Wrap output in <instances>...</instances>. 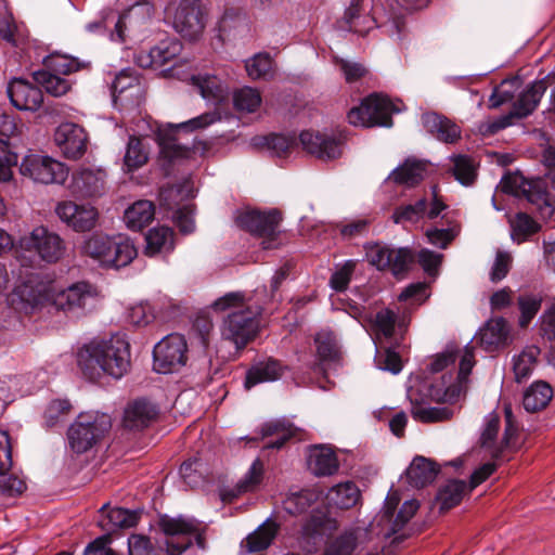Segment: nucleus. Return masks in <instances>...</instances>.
<instances>
[{
    "label": "nucleus",
    "mask_w": 555,
    "mask_h": 555,
    "mask_svg": "<svg viewBox=\"0 0 555 555\" xmlns=\"http://www.w3.org/2000/svg\"><path fill=\"white\" fill-rule=\"evenodd\" d=\"M87 141L85 129L74 122H63L54 132V142L67 158H80L87 151Z\"/></svg>",
    "instance_id": "nucleus-21"
},
{
    "label": "nucleus",
    "mask_w": 555,
    "mask_h": 555,
    "mask_svg": "<svg viewBox=\"0 0 555 555\" xmlns=\"http://www.w3.org/2000/svg\"><path fill=\"white\" fill-rule=\"evenodd\" d=\"M20 172L42 184H62L68 177V168L63 163L42 154L26 155L21 163Z\"/></svg>",
    "instance_id": "nucleus-14"
},
{
    "label": "nucleus",
    "mask_w": 555,
    "mask_h": 555,
    "mask_svg": "<svg viewBox=\"0 0 555 555\" xmlns=\"http://www.w3.org/2000/svg\"><path fill=\"white\" fill-rule=\"evenodd\" d=\"M400 108L387 96L371 94L361 104L348 113V120L353 126L362 127H391V115Z\"/></svg>",
    "instance_id": "nucleus-11"
},
{
    "label": "nucleus",
    "mask_w": 555,
    "mask_h": 555,
    "mask_svg": "<svg viewBox=\"0 0 555 555\" xmlns=\"http://www.w3.org/2000/svg\"><path fill=\"white\" fill-rule=\"evenodd\" d=\"M539 229L540 225L530 216L519 212L512 221V238L517 244H521L537 233Z\"/></svg>",
    "instance_id": "nucleus-52"
},
{
    "label": "nucleus",
    "mask_w": 555,
    "mask_h": 555,
    "mask_svg": "<svg viewBox=\"0 0 555 555\" xmlns=\"http://www.w3.org/2000/svg\"><path fill=\"white\" fill-rule=\"evenodd\" d=\"M7 92L11 103L21 111H37L43 101L41 90L22 78H13Z\"/></svg>",
    "instance_id": "nucleus-23"
},
{
    "label": "nucleus",
    "mask_w": 555,
    "mask_h": 555,
    "mask_svg": "<svg viewBox=\"0 0 555 555\" xmlns=\"http://www.w3.org/2000/svg\"><path fill=\"white\" fill-rule=\"evenodd\" d=\"M542 298L534 294H522L518 297L520 310L519 325L526 327L541 308Z\"/></svg>",
    "instance_id": "nucleus-54"
},
{
    "label": "nucleus",
    "mask_w": 555,
    "mask_h": 555,
    "mask_svg": "<svg viewBox=\"0 0 555 555\" xmlns=\"http://www.w3.org/2000/svg\"><path fill=\"white\" fill-rule=\"evenodd\" d=\"M234 221L240 229L260 238L262 249H275L283 244L280 230L282 215L278 209L264 211L257 209L237 210Z\"/></svg>",
    "instance_id": "nucleus-7"
},
{
    "label": "nucleus",
    "mask_w": 555,
    "mask_h": 555,
    "mask_svg": "<svg viewBox=\"0 0 555 555\" xmlns=\"http://www.w3.org/2000/svg\"><path fill=\"white\" fill-rule=\"evenodd\" d=\"M81 254L100 266L112 269L130 264L138 255L137 248L129 237L121 234L109 236L100 232L85 238Z\"/></svg>",
    "instance_id": "nucleus-5"
},
{
    "label": "nucleus",
    "mask_w": 555,
    "mask_h": 555,
    "mask_svg": "<svg viewBox=\"0 0 555 555\" xmlns=\"http://www.w3.org/2000/svg\"><path fill=\"white\" fill-rule=\"evenodd\" d=\"M354 268H356V261H353V260L346 261L339 269H337L333 273L331 281H330L331 286L337 292L345 291L350 283Z\"/></svg>",
    "instance_id": "nucleus-61"
},
{
    "label": "nucleus",
    "mask_w": 555,
    "mask_h": 555,
    "mask_svg": "<svg viewBox=\"0 0 555 555\" xmlns=\"http://www.w3.org/2000/svg\"><path fill=\"white\" fill-rule=\"evenodd\" d=\"M218 38L221 41L234 39L248 31V20L246 14L234 8L225 9L217 23Z\"/></svg>",
    "instance_id": "nucleus-31"
},
{
    "label": "nucleus",
    "mask_w": 555,
    "mask_h": 555,
    "mask_svg": "<svg viewBox=\"0 0 555 555\" xmlns=\"http://www.w3.org/2000/svg\"><path fill=\"white\" fill-rule=\"evenodd\" d=\"M192 85L195 86L201 95L216 103H220L228 98L229 88L220 78L210 75L191 76Z\"/></svg>",
    "instance_id": "nucleus-38"
},
{
    "label": "nucleus",
    "mask_w": 555,
    "mask_h": 555,
    "mask_svg": "<svg viewBox=\"0 0 555 555\" xmlns=\"http://www.w3.org/2000/svg\"><path fill=\"white\" fill-rule=\"evenodd\" d=\"M112 421L105 413H81L67 430L68 443L78 454L96 444L111 429Z\"/></svg>",
    "instance_id": "nucleus-9"
},
{
    "label": "nucleus",
    "mask_w": 555,
    "mask_h": 555,
    "mask_svg": "<svg viewBox=\"0 0 555 555\" xmlns=\"http://www.w3.org/2000/svg\"><path fill=\"white\" fill-rule=\"evenodd\" d=\"M512 261L513 258L509 253L499 250L490 272V280L492 282H499L503 280L509 272Z\"/></svg>",
    "instance_id": "nucleus-63"
},
{
    "label": "nucleus",
    "mask_w": 555,
    "mask_h": 555,
    "mask_svg": "<svg viewBox=\"0 0 555 555\" xmlns=\"http://www.w3.org/2000/svg\"><path fill=\"white\" fill-rule=\"evenodd\" d=\"M315 363L313 369L325 373L330 367L336 366L340 359V352L333 333L321 331L315 335Z\"/></svg>",
    "instance_id": "nucleus-28"
},
{
    "label": "nucleus",
    "mask_w": 555,
    "mask_h": 555,
    "mask_svg": "<svg viewBox=\"0 0 555 555\" xmlns=\"http://www.w3.org/2000/svg\"><path fill=\"white\" fill-rule=\"evenodd\" d=\"M307 464L309 470L317 477L333 476L339 468L335 451L325 444L309 448Z\"/></svg>",
    "instance_id": "nucleus-27"
},
{
    "label": "nucleus",
    "mask_w": 555,
    "mask_h": 555,
    "mask_svg": "<svg viewBox=\"0 0 555 555\" xmlns=\"http://www.w3.org/2000/svg\"><path fill=\"white\" fill-rule=\"evenodd\" d=\"M96 296L95 288L85 282L60 289L49 276L31 275L15 288L12 304L25 313L47 305L65 312H79L91 308Z\"/></svg>",
    "instance_id": "nucleus-2"
},
{
    "label": "nucleus",
    "mask_w": 555,
    "mask_h": 555,
    "mask_svg": "<svg viewBox=\"0 0 555 555\" xmlns=\"http://www.w3.org/2000/svg\"><path fill=\"white\" fill-rule=\"evenodd\" d=\"M522 81L519 77H512L504 79L499 86H496L489 99V106L496 108L500 105L509 102L514 99L515 94L519 91Z\"/></svg>",
    "instance_id": "nucleus-48"
},
{
    "label": "nucleus",
    "mask_w": 555,
    "mask_h": 555,
    "mask_svg": "<svg viewBox=\"0 0 555 555\" xmlns=\"http://www.w3.org/2000/svg\"><path fill=\"white\" fill-rule=\"evenodd\" d=\"M167 15L176 31L190 40L199 38L207 24V14L198 0H181L173 9H167Z\"/></svg>",
    "instance_id": "nucleus-13"
},
{
    "label": "nucleus",
    "mask_w": 555,
    "mask_h": 555,
    "mask_svg": "<svg viewBox=\"0 0 555 555\" xmlns=\"http://www.w3.org/2000/svg\"><path fill=\"white\" fill-rule=\"evenodd\" d=\"M339 527L336 518L325 509H314L301 526L299 543L308 553H315L325 537L332 535Z\"/></svg>",
    "instance_id": "nucleus-16"
},
{
    "label": "nucleus",
    "mask_w": 555,
    "mask_h": 555,
    "mask_svg": "<svg viewBox=\"0 0 555 555\" xmlns=\"http://www.w3.org/2000/svg\"><path fill=\"white\" fill-rule=\"evenodd\" d=\"M220 120L217 113H205L188 121L179 125H169L166 129H159L156 137L159 145V156L168 163H175L180 159L188 158L191 150L178 143L173 132L177 129H185L189 131L204 129L209 125Z\"/></svg>",
    "instance_id": "nucleus-10"
},
{
    "label": "nucleus",
    "mask_w": 555,
    "mask_h": 555,
    "mask_svg": "<svg viewBox=\"0 0 555 555\" xmlns=\"http://www.w3.org/2000/svg\"><path fill=\"white\" fill-rule=\"evenodd\" d=\"M533 188V184L531 182H528L524 180L521 177H507L504 179L502 189L506 193L515 194L517 195L519 192H522L526 194L527 198L530 202H534V195L531 193V189Z\"/></svg>",
    "instance_id": "nucleus-62"
},
{
    "label": "nucleus",
    "mask_w": 555,
    "mask_h": 555,
    "mask_svg": "<svg viewBox=\"0 0 555 555\" xmlns=\"http://www.w3.org/2000/svg\"><path fill=\"white\" fill-rule=\"evenodd\" d=\"M17 164V155L10 151L8 143L0 140V182H9L13 178V167Z\"/></svg>",
    "instance_id": "nucleus-58"
},
{
    "label": "nucleus",
    "mask_w": 555,
    "mask_h": 555,
    "mask_svg": "<svg viewBox=\"0 0 555 555\" xmlns=\"http://www.w3.org/2000/svg\"><path fill=\"white\" fill-rule=\"evenodd\" d=\"M438 472L439 469L430 460L416 456L408 467L405 475L410 486L420 489L431 483Z\"/></svg>",
    "instance_id": "nucleus-36"
},
{
    "label": "nucleus",
    "mask_w": 555,
    "mask_h": 555,
    "mask_svg": "<svg viewBox=\"0 0 555 555\" xmlns=\"http://www.w3.org/2000/svg\"><path fill=\"white\" fill-rule=\"evenodd\" d=\"M107 519L112 525L109 529L131 528L138 524L139 513L121 507H114L108 511Z\"/></svg>",
    "instance_id": "nucleus-56"
},
{
    "label": "nucleus",
    "mask_w": 555,
    "mask_h": 555,
    "mask_svg": "<svg viewBox=\"0 0 555 555\" xmlns=\"http://www.w3.org/2000/svg\"><path fill=\"white\" fill-rule=\"evenodd\" d=\"M360 496V490L357 485L352 481H347L331 488L327 492L326 500L330 505L348 509L359 502Z\"/></svg>",
    "instance_id": "nucleus-39"
},
{
    "label": "nucleus",
    "mask_w": 555,
    "mask_h": 555,
    "mask_svg": "<svg viewBox=\"0 0 555 555\" xmlns=\"http://www.w3.org/2000/svg\"><path fill=\"white\" fill-rule=\"evenodd\" d=\"M279 528V524L268 519L246 537L242 546L246 548L247 553L264 551L275 539Z\"/></svg>",
    "instance_id": "nucleus-37"
},
{
    "label": "nucleus",
    "mask_w": 555,
    "mask_h": 555,
    "mask_svg": "<svg viewBox=\"0 0 555 555\" xmlns=\"http://www.w3.org/2000/svg\"><path fill=\"white\" fill-rule=\"evenodd\" d=\"M77 362L90 380L103 376L118 379L130 369V345L119 334L109 338H95L79 349Z\"/></svg>",
    "instance_id": "nucleus-4"
},
{
    "label": "nucleus",
    "mask_w": 555,
    "mask_h": 555,
    "mask_svg": "<svg viewBox=\"0 0 555 555\" xmlns=\"http://www.w3.org/2000/svg\"><path fill=\"white\" fill-rule=\"evenodd\" d=\"M315 501V494L309 490L289 494L283 501V508L289 515L304 513Z\"/></svg>",
    "instance_id": "nucleus-55"
},
{
    "label": "nucleus",
    "mask_w": 555,
    "mask_h": 555,
    "mask_svg": "<svg viewBox=\"0 0 555 555\" xmlns=\"http://www.w3.org/2000/svg\"><path fill=\"white\" fill-rule=\"evenodd\" d=\"M149 159V151L144 146L141 139L130 137L126 153L124 156V164L129 171L135 170L146 164Z\"/></svg>",
    "instance_id": "nucleus-49"
},
{
    "label": "nucleus",
    "mask_w": 555,
    "mask_h": 555,
    "mask_svg": "<svg viewBox=\"0 0 555 555\" xmlns=\"http://www.w3.org/2000/svg\"><path fill=\"white\" fill-rule=\"evenodd\" d=\"M444 209L447 205L437 196L435 186L430 202L423 197L414 204L400 205L393 210L391 219L397 224L416 223L424 218L436 219Z\"/></svg>",
    "instance_id": "nucleus-19"
},
{
    "label": "nucleus",
    "mask_w": 555,
    "mask_h": 555,
    "mask_svg": "<svg viewBox=\"0 0 555 555\" xmlns=\"http://www.w3.org/2000/svg\"><path fill=\"white\" fill-rule=\"evenodd\" d=\"M145 255L169 253L173 249V231L168 227H157L150 230L145 236Z\"/></svg>",
    "instance_id": "nucleus-42"
},
{
    "label": "nucleus",
    "mask_w": 555,
    "mask_h": 555,
    "mask_svg": "<svg viewBox=\"0 0 555 555\" xmlns=\"http://www.w3.org/2000/svg\"><path fill=\"white\" fill-rule=\"evenodd\" d=\"M129 555H156L149 538L140 534H132L128 539Z\"/></svg>",
    "instance_id": "nucleus-64"
},
{
    "label": "nucleus",
    "mask_w": 555,
    "mask_h": 555,
    "mask_svg": "<svg viewBox=\"0 0 555 555\" xmlns=\"http://www.w3.org/2000/svg\"><path fill=\"white\" fill-rule=\"evenodd\" d=\"M427 166V162L408 158L402 165L391 171L388 180L406 188L415 186L424 180Z\"/></svg>",
    "instance_id": "nucleus-32"
},
{
    "label": "nucleus",
    "mask_w": 555,
    "mask_h": 555,
    "mask_svg": "<svg viewBox=\"0 0 555 555\" xmlns=\"http://www.w3.org/2000/svg\"><path fill=\"white\" fill-rule=\"evenodd\" d=\"M155 216L154 204L150 201H138L125 211V222L131 230H141Z\"/></svg>",
    "instance_id": "nucleus-44"
},
{
    "label": "nucleus",
    "mask_w": 555,
    "mask_h": 555,
    "mask_svg": "<svg viewBox=\"0 0 555 555\" xmlns=\"http://www.w3.org/2000/svg\"><path fill=\"white\" fill-rule=\"evenodd\" d=\"M60 220L75 232H88L99 221V210L90 204H77L73 201L61 202L55 207Z\"/></svg>",
    "instance_id": "nucleus-18"
},
{
    "label": "nucleus",
    "mask_w": 555,
    "mask_h": 555,
    "mask_svg": "<svg viewBox=\"0 0 555 555\" xmlns=\"http://www.w3.org/2000/svg\"><path fill=\"white\" fill-rule=\"evenodd\" d=\"M540 353L541 350L539 347L530 345L513 357L512 369L516 383L521 384L532 375L538 364Z\"/></svg>",
    "instance_id": "nucleus-34"
},
{
    "label": "nucleus",
    "mask_w": 555,
    "mask_h": 555,
    "mask_svg": "<svg viewBox=\"0 0 555 555\" xmlns=\"http://www.w3.org/2000/svg\"><path fill=\"white\" fill-rule=\"evenodd\" d=\"M181 50L182 44L178 39H166L150 50L139 51L134 60L142 68L162 67L177 57Z\"/></svg>",
    "instance_id": "nucleus-22"
},
{
    "label": "nucleus",
    "mask_w": 555,
    "mask_h": 555,
    "mask_svg": "<svg viewBox=\"0 0 555 555\" xmlns=\"http://www.w3.org/2000/svg\"><path fill=\"white\" fill-rule=\"evenodd\" d=\"M106 173L101 169L81 168L74 172L72 193L81 197L100 196L104 192Z\"/></svg>",
    "instance_id": "nucleus-25"
},
{
    "label": "nucleus",
    "mask_w": 555,
    "mask_h": 555,
    "mask_svg": "<svg viewBox=\"0 0 555 555\" xmlns=\"http://www.w3.org/2000/svg\"><path fill=\"white\" fill-rule=\"evenodd\" d=\"M264 473L263 463L256 459L246 474L237 481V483L227 492L225 495L231 499L237 498L248 492L256 491L262 482Z\"/></svg>",
    "instance_id": "nucleus-40"
},
{
    "label": "nucleus",
    "mask_w": 555,
    "mask_h": 555,
    "mask_svg": "<svg viewBox=\"0 0 555 555\" xmlns=\"http://www.w3.org/2000/svg\"><path fill=\"white\" fill-rule=\"evenodd\" d=\"M216 312L224 313L220 325L222 340L229 341L235 350H243L259 332V320L263 306L241 292H231L212 304Z\"/></svg>",
    "instance_id": "nucleus-3"
},
{
    "label": "nucleus",
    "mask_w": 555,
    "mask_h": 555,
    "mask_svg": "<svg viewBox=\"0 0 555 555\" xmlns=\"http://www.w3.org/2000/svg\"><path fill=\"white\" fill-rule=\"evenodd\" d=\"M479 343L489 352L498 351L512 343L511 326L502 317L490 319L479 332Z\"/></svg>",
    "instance_id": "nucleus-24"
},
{
    "label": "nucleus",
    "mask_w": 555,
    "mask_h": 555,
    "mask_svg": "<svg viewBox=\"0 0 555 555\" xmlns=\"http://www.w3.org/2000/svg\"><path fill=\"white\" fill-rule=\"evenodd\" d=\"M399 502L398 492H390L369 527L350 528L328 539L322 555H362L374 538L389 539L399 533L420 507L416 500H408L397 511Z\"/></svg>",
    "instance_id": "nucleus-1"
},
{
    "label": "nucleus",
    "mask_w": 555,
    "mask_h": 555,
    "mask_svg": "<svg viewBox=\"0 0 555 555\" xmlns=\"http://www.w3.org/2000/svg\"><path fill=\"white\" fill-rule=\"evenodd\" d=\"M18 245L23 250L36 253L48 263L59 262L66 253V243L57 233L39 225L22 236Z\"/></svg>",
    "instance_id": "nucleus-12"
},
{
    "label": "nucleus",
    "mask_w": 555,
    "mask_h": 555,
    "mask_svg": "<svg viewBox=\"0 0 555 555\" xmlns=\"http://www.w3.org/2000/svg\"><path fill=\"white\" fill-rule=\"evenodd\" d=\"M262 435L264 437L276 436L274 440L266 443L267 449H281L285 442L292 437L289 429L283 427L280 423H269L262 427Z\"/></svg>",
    "instance_id": "nucleus-59"
},
{
    "label": "nucleus",
    "mask_w": 555,
    "mask_h": 555,
    "mask_svg": "<svg viewBox=\"0 0 555 555\" xmlns=\"http://www.w3.org/2000/svg\"><path fill=\"white\" fill-rule=\"evenodd\" d=\"M460 228L454 224L446 229L433 228L426 231V236L431 245L438 246L439 248H447L448 245L459 234Z\"/></svg>",
    "instance_id": "nucleus-60"
},
{
    "label": "nucleus",
    "mask_w": 555,
    "mask_h": 555,
    "mask_svg": "<svg viewBox=\"0 0 555 555\" xmlns=\"http://www.w3.org/2000/svg\"><path fill=\"white\" fill-rule=\"evenodd\" d=\"M299 140L307 153L321 160H333L341 156L343 142L334 134L304 131Z\"/></svg>",
    "instance_id": "nucleus-20"
},
{
    "label": "nucleus",
    "mask_w": 555,
    "mask_h": 555,
    "mask_svg": "<svg viewBox=\"0 0 555 555\" xmlns=\"http://www.w3.org/2000/svg\"><path fill=\"white\" fill-rule=\"evenodd\" d=\"M34 79L46 90L47 93L53 96H62L66 94L72 88V83L68 79L55 75L49 70L41 69L35 72Z\"/></svg>",
    "instance_id": "nucleus-46"
},
{
    "label": "nucleus",
    "mask_w": 555,
    "mask_h": 555,
    "mask_svg": "<svg viewBox=\"0 0 555 555\" xmlns=\"http://www.w3.org/2000/svg\"><path fill=\"white\" fill-rule=\"evenodd\" d=\"M263 144L278 157H286L295 149V140L282 134H271L261 139Z\"/></svg>",
    "instance_id": "nucleus-57"
},
{
    "label": "nucleus",
    "mask_w": 555,
    "mask_h": 555,
    "mask_svg": "<svg viewBox=\"0 0 555 555\" xmlns=\"http://www.w3.org/2000/svg\"><path fill=\"white\" fill-rule=\"evenodd\" d=\"M422 121L425 129L441 142L454 143L461 138V128L437 113L423 114Z\"/></svg>",
    "instance_id": "nucleus-30"
},
{
    "label": "nucleus",
    "mask_w": 555,
    "mask_h": 555,
    "mask_svg": "<svg viewBox=\"0 0 555 555\" xmlns=\"http://www.w3.org/2000/svg\"><path fill=\"white\" fill-rule=\"evenodd\" d=\"M158 409L151 401L140 398L129 402L125 409L122 424L131 430H142L157 417Z\"/></svg>",
    "instance_id": "nucleus-26"
},
{
    "label": "nucleus",
    "mask_w": 555,
    "mask_h": 555,
    "mask_svg": "<svg viewBox=\"0 0 555 555\" xmlns=\"http://www.w3.org/2000/svg\"><path fill=\"white\" fill-rule=\"evenodd\" d=\"M500 429V418L496 414L491 413L486 417L485 428L481 433L480 444L481 448L489 451L490 455L494 460H500L504 456L505 451L516 448V439H513L512 443L505 442V434L503 438L498 441L496 436Z\"/></svg>",
    "instance_id": "nucleus-29"
},
{
    "label": "nucleus",
    "mask_w": 555,
    "mask_h": 555,
    "mask_svg": "<svg viewBox=\"0 0 555 555\" xmlns=\"http://www.w3.org/2000/svg\"><path fill=\"white\" fill-rule=\"evenodd\" d=\"M344 18L349 25V29L353 33L365 34L375 23L370 16H360L359 0H353L346 10Z\"/></svg>",
    "instance_id": "nucleus-53"
},
{
    "label": "nucleus",
    "mask_w": 555,
    "mask_h": 555,
    "mask_svg": "<svg viewBox=\"0 0 555 555\" xmlns=\"http://www.w3.org/2000/svg\"><path fill=\"white\" fill-rule=\"evenodd\" d=\"M233 103L235 109L241 113H254L260 107L262 99L257 89L243 87L234 92Z\"/></svg>",
    "instance_id": "nucleus-50"
},
{
    "label": "nucleus",
    "mask_w": 555,
    "mask_h": 555,
    "mask_svg": "<svg viewBox=\"0 0 555 555\" xmlns=\"http://www.w3.org/2000/svg\"><path fill=\"white\" fill-rule=\"evenodd\" d=\"M468 485L463 480H449L437 494V503L441 512L460 504L465 494L469 492Z\"/></svg>",
    "instance_id": "nucleus-43"
},
{
    "label": "nucleus",
    "mask_w": 555,
    "mask_h": 555,
    "mask_svg": "<svg viewBox=\"0 0 555 555\" xmlns=\"http://www.w3.org/2000/svg\"><path fill=\"white\" fill-rule=\"evenodd\" d=\"M159 526L169 537L166 542L169 555H180L191 546L193 539L199 548L206 547V527L194 518L165 516L160 519Z\"/></svg>",
    "instance_id": "nucleus-8"
},
{
    "label": "nucleus",
    "mask_w": 555,
    "mask_h": 555,
    "mask_svg": "<svg viewBox=\"0 0 555 555\" xmlns=\"http://www.w3.org/2000/svg\"><path fill=\"white\" fill-rule=\"evenodd\" d=\"M552 398V386L544 380H537L524 391L522 405L528 412H539L548 405Z\"/></svg>",
    "instance_id": "nucleus-35"
},
{
    "label": "nucleus",
    "mask_w": 555,
    "mask_h": 555,
    "mask_svg": "<svg viewBox=\"0 0 555 555\" xmlns=\"http://www.w3.org/2000/svg\"><path fill=\"white\" fill-rule=\"evenodd\" d=\"M457 358H460V366L456 380L453 384H450L443 392L436 387L430 391V397L437 402L453 403L466 392L468 376L475 365L473 349L467 347L462 350L448 348L443 352L437 354L431 361L430 372L438 373L448 369L450 365L455 363Z\"/></svg>",
    "instance_id": "nucleus-6"
},
{
    "label": "nucleus",
    "mask_w": 555,
    "mask_h": 555,
    "mask_svg": "<svg viewBox=\"0 0 555 555\" xmlns=\"http://www.w3.org/2000/svg\"><path fill=\"white\" fill-rule=\"evenodd\" d=\"M283 370L282 364L274 359L258 362L247 371L244 386L248 390L258 384L278 380Z\"/></svg>",
    "instance_id": "nucleus-33"
},
{
    "label": "nucleus",
    "mask_w": 555,
    "mask_h": 555,
    "mask_svg": "<svg viewBox=\"0 0 555 555\" xmlns=\"http://www.w3.org/2000/svg\"><path fill=\"white\" fill-rule=\"evenodd\" d=\"M447 406H429L424 404H413L411 415L415 421L422 423H437L451 420L460 408L454 406L453 403L448 402Z\"/></svg>",
    "instance_id": "nucleus-41"
},
{
    "label": "nucleus",
    "mask_w": 555,
    "mask_h": 555,
    "mask_svg": "<svg viewBox=\"0 0 555 555\" xmlns=\"http://www.w3.org/2000/svg\"><path fill=\"white\" fill-rule=\"evenodd\" d=\"M366 259L376 269L389 270L395 276L405 273L414 261L410 248H390L386 245L374 244L366 246Z\"/></svg>",
    "instance_id": "nucleus-17"
},
{
    "label": "nucleus",
    "mask_w": 555,
    "mask_h": 555,
    "mask_svg": "<svg viewBox=\"0 0 555 555\" xmlns=\"http://www.w3.org/2000/svg\"><path fill=\"white\" fill-rule=\"evenodd\" d=\"M154 370L162 374L178 371L188 360V345L184 336L170 334L157 343L153 350Z\"/></svg>",
    "instance_id": "nucleus-15"
},
{
    "label": "nucleus",
    "mask_w": 555,
    "mask_h": 555,
    "mask_svg": "<svg viewBox=\"0 0 555 555\" xmlns=\"http://www.w3.org/2000/svg\"><path fill=\"white\" fill-rule=\"evenodd\" d=\"M453 175L463 185H470L477 177V163L468 155H455L451 158Z\"/></svg>",
    "instance_id": "nucleus-47"
},
{
    "label": "nucleus",
    "mask_w": 555,
    "mask_h": 555,
    "mask_svg": "<svg viewBox=\"0 0 555 555\" xmlns=\"http://www.w3.org/2000/svg\"><path fill=\"white\" fill-rule=\"evenodd\" d=\"M251 79H269L273 76V61L268 53H258L245 62Z\"/></svg>",
    "instance_id": "nucleus-51"
},
{
    "label": "nucleus",
    "mask_w": 555,
    "mask_h": 555,
    "mask_svg": "<svg viewBox=\"0 0 555 555\" xmlns=\"http://www.w3.org/2000/svg\"><path fill=\"white\" fill-rule=\"evenodd\" d=\"M87 65V63L80 62L75 57L59 53L50 54L43 60V70L52 72L59 76L70 75L85 68Z\"/></svg>",
    "instance_id": "nucleus-45"
}]
</instances>
